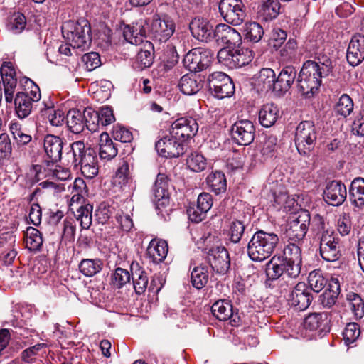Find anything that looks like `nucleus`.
<instances>
[{
  "instance_id": "b1692460",
  "label": "nucleus",
  "mask_w": 364,
  "mask_h": 364,
  "mask_svg": "<svg viewBox=\"0 0 364 364\" xmlns=\"http://www.w3.org/2000/svg\"><path fill=\"white\" fill-rule=\"evenodd\" d=\"M289 268L286 263L282 260L279 256H274L265 265V272L269 280H277L281 277L282 279L285 277L290 279H296L297 277L293 276Z\"/></svg>"
},
{
  "instance_id": "aec40b11",
  "label": "nucleus",
  "mask_w": 364,
  "mask_h": 364,
  "mask_svg": "<svg viewBox=\"0 0 364 364\" xmlns=\"http://www.w3.org/2000/svg\"><path fill=\"white\" fill-rule=\"evenodd\" d=\"M214 33L213 40L218 43L235 48L239 46L242 42L240 33L227 24L220 23L217 25Z\"/></svg>"
},
{
  "instance_id": "052dcab7",
  "label": "nucleus",
  "mask_w": 364,
  "mask_h": 364,
  "mask_svg": "<svg viewBox=\"0 0 364 364\" xmlns=\"http://www.w3.org/2000/svg\"><path fill=\"white\" fill-rule=\"evenodd\" d=\"M131 276L129 272L122 268L118 267L112 276V283L117 288H122L129 282Z\"/></svg>"
},
{
  "instance_id": "72a5a7b5",
  "label": "nucleus",
  "mask_w": 364,
  "mask_h": 364,
  "mask_svg": "<svg viewBox=\"0 0 364 364\" xmlns=\"http://www.w3.org/2000/svg\"><path fill=\"white\" fill-rule=\"evenodd\" d=\"M178 86L183 94L191 95L203 88V82L195 74H186L181 78Z\"/></svg>"
},
{
  "instance_id": "cd10ccee",
  "label": "nucleus",
  "mask_w": 364,
  "mask_h": 364,
  "mask_svg": "<svg viewBox=\"0 0 364 364\" xmlns=\"http://www.w3.org/2000/svg\"><path fill=\"white\" fill-rule=\"evenodd\" d=\"M254 84L266 92L271 91L274 94L276 86V74L274 70L268 68H262L255 75Z\"/></svg>"
},
{
  "instance_id": "20e7f679",
  "label": "nucleus",
  "mask_w": 364,
  "mask_h": 364,
  "mask_svg": "<svg viewBox=\"0 0 364 364\" xmlns=\"http://www.w3.org/2000/svg\"><path fill=\"white\" fill-rule=\"evenodd\" d=\"M91 27L87 20L68 21L62 26L63 38L73 48H85L91 42Z\"/></svg>"
},
{
  "instance_id": "603ef678",
  "label": "nucleus",
  "mask_w": 364,
  "mask_h": 364,
  "mask_svg": "<svg viewBox=\"0 0 364 364\" xmlns=\"http://www.w3.org/2000/svg\"><path fill=\"white\" fill-rule=\"evenodd\" d=\"M233 61L235 68H241L249 64L252 58V51L248 48H233Z\"/></svg>"
},
{
  "instance_id": "a19ab883",
  "label": "nucleus",
  "mask_w": 364,
  "mask_h": 364,
  "mask_svg": "<svg viewBox=\"0 0 364 364\" xmlns=\"http://www.w3.org/2000/svg\"><path fill=\"white\" fill-rule=\"evenodd\" d=\"M132 181V172L129 163L122 159L117 165V168L114 176V183L122 187L129 184Z\"/></svg>"
},
{
  "instance_id": "1a4fd4ad",
  "label": "nucleus",
  "mask_w": 364,
  "mask_h": 364,
  "mask_svg": "<svg viewBox=\"0 0 364 364\" xmlns=\"http://www.w3.org/2000/svg\"><path fill=\"white\" fill-rule=\"evenodd\" d=\"M218 9L223 18L235 26L241 24L246 17L245 6L242 0H220Z\"/></svg>"
},
{
  "instance_id": "f704fd0d",
  "label": "nucleus",
  "mask_w": 364,
  "mask_h": 364,
  "mask_svg": "<svg viewBox=\"0 0 364 364\" xmlns=\"http://www.w3.org/2000/svg\"><path fill=\"white\" fill-rule=\"evenodd\" d=\"M132 279L135 292L137 294H143L148 286V277L145 270L138 263L131 264Z\"/></svg>"
},
{
  "instance_id": "a18cd8bd",
  "label": "nucleus",
  "mask_w": 364,
  "mask_h": 364,
  "mask_svg": "<svg viewBox=\"0 0 364 364\" xmlns=\"http://www.w3.org/2000/svg\"><path fill=\"white\" fill-rule=\"evenodd\" d=\"M102 266L100 259H84L79 264V269L85 277H92L102 270Z\"/></svg>"
},
{
  "instance_id": "7ed1b4c3",
  "label": "nucleus",
  "mask_w": 364,
  "mask_h": 364,
  "mask_svg": "<svg viewBox=\"0 0 364 364\" xmlns=\"http://www.w3.org/2000/svg\"><path fill=\"white\" fill-rule=\"evenodd\" d=\"M279 241V237L276 233L262 230H257L247 243L248 257L254 262L264 261L272 255Z\"/></svg>"
},
{
  "instance_id": "f03ea898",
  "label": "nucleus",
  "mask_w": 364,
  "mask_h": 364,
  "mask_svg": "<svg viewBox=\"0 0 364 364\" xmlns=\"http://www.w3.org/2000/svg\"><path fill=\"white\" fill-rule=\"evenodd\" d=\"M69 151L65 154L68 163L75 168H80L82 174L87 178H93L98 173L97 156L91 147L86 148L82 141H75L69 145Z\"/></svg>"
},
{
  "instance_id": "c03bdc74",
  "label": "nucleus",
  "mask_w": 364,
  "mask_h": 364,
  "mask_svg": "<svg viewBox=\"0 0 364 364\" xmlns=\"http://www.w3.org/2000/svg\"><path fill=\"white\" fill-rule=\"evenodd\" d=\"M208 278V267L203 264L195 267L191 274V284L198 289H200L206 285Z\"/></svg>"
},
{
  "instance_id": "c756f323",
  "label": "nucleus",
  "mask_w": 364,
  "mask_h": 364,
  "mask_svg": "<svg viewBox=\"0 0 364 364\" xmlns=\"http://www.w3.org/2000/svg\"><path fill=\"white\" fill-rule=\"evenodd\" d=\"M118 144L113 142L107 132L100 134L99 143V156L102 160L109 161L118 153Z\"/></svg>"
},
{
  "instance_id": "864d4df0",
  "label": "nucleus",
  "mask_w": 364,
  "mask_h": 364,
  "mask_svg": "<svg viewBox=\"0 0 364 364\" xmlns=\"http://www.w3.org/2000/svg\"><path fill=\"white\" fill-rule=\"evenodd\" d=\"M308 282L311 287V291L320 292L324 289L327 284V279L324 278L320 269H316L311 272L308 277Z\"/></svg>"
},
{
  "instance_id": "6ab92c4d",
  "label": "nucleus",
  "mask_w": 364,
  "mask_h": 364,
  "mask_svg": "<svg viewBox=\"0 0 364 364\" xmlns=\"http://www.w3.org/2000/svg\"><path fill=\"white\" fill-rule=\"evenodd\" d=\"M347 197V190L341 181H331L327 183L323 191V199L329 205L339 206Z\"/></svg>"
},
{
  "instance_id": "4c0bfd02",
  "label": "nucleus",
  "mask_w": 364,
  "mask_h": 364,
  "mask_svg": "<svg viewBox=\"0 0 364 364\" xmlns=\"http://www.w3.org/2000/svg\"><path fill=\"white\" fill-rule=\"evenodd\" d=\"M249 225V219L245 216L242 219H233L229 225L228 236L230 242L239 243L245 234L246 227Z\"/></svg>"
},
{
  "instance_id": "0e129e2a",
  "label": "nucleus",
  "mask_w": 364,
  "mask_h": 364,
  "mask_svg": "<svg viewBox=\"0 0 364 364\" xmlns=\"http://www.w3.org/2000/svg\"><path fill=\"white\" fill-rule=\"evenodd\" d=\"M12 152V145L9 135L6 133L0 134V159H9Z\"/></svg>"
},
{
  "instance_id": "4be33fe9",
  "label": "nucleus",
  "mask_w": 364,
  "mask_h": 364,
  "mask_svg": "<svg viewBox=\"0 0 364 364\" xmlns=\"http://www.w3.org/2000/svg\"><path fill=\"white\" fill-rule=\"evenodd\" d=\"M297 75L295 68L292 65L284 67L276 77V86L274 87V95L283 96L291 87Z\"/></svg>"
},
{
  "instance_id": "8fccbe9b",
  "label": "nucleus",
  "mask_w": 364,
  "mask_h": 364,
  "mask_svg": "<svg viewBox=\"0 0 364 364\" xmlns=\"http://www.w3.org/2000/svg\"><path fill=\"white\" fill-rule=\"evenodd\" d=\"M9 130L18 146L26 145L32 139L30 134H26L23 132L21 125L18 122H11L9 124Z\"/></svg>"
},
{
  "instance_id": "0eeeda50",
  "label": "nucleus",
  "mask_w": 364,
  "mask_h": 364,
  "mask_svg": "<svg viewBox=\"0 0 364 364\" xmlns=\"http://www.w3.org/2000/svg\"><path fill=\"white\" fill-rule=\"evenodd\" d=\"M176 30L174 21L166 14H154L152 16L150 32L153 38L165 43L173 36Z\"/></svg>"
},
{
  "instance_id": "79ce46f5",
  "label": "nucleus",
  "mask_w": 364,
  "mask_h": 364,
  "mask_svg": "<svg viewBox=\"0 0 364 364\" xmlns=\"http://www.w3.org/2000/svg\"><path fill=\"white\" fill-rule=\"evenodd\" d=\"M280 3L278 0H262L259 14L267 21L277 18L280 13Z\"/></svg>"
},
{
  "instance_id": "5fc2aeb1",
  "label": "nucleus",
  "mask_w": 364,
  "mask_h": 364,
  "mask_svg": "<svg viewBox=\"0 0 364 364\" xmlns=\"http://www.w3.org/2000/svg\"><path fill=\"white\" fill-rule=\"evenodd\" d=\"M26 25V17L21 13L14 14L9 18L6 27L9 31L14 34L21 33Z\"/></svg>"
},
{
  "instance_id": "de8ad7c7",
  "label": "nucleus",
  "mask_w": 364,
  "mask_h": 364,
  "mask_svg": "<svg viewBox=\"0 0 364 364\" xmlns=\"http://www.w3.org/2000/svg\"><path fill=\"white\" fill-rule=\"evenodd\" d=\"M92 210L93 206L90 203L81 205L77 209L75 216L77 220L80 222V226L82 229L87 230L92 225Z\"/></svg>"
},
{
  "instance_id": "423d86ee",
  "label": "nucleus",
  "mask_w": 364,
  "mask_h": 364,
  "mask_svg": "<svg viewBox=\"0 0 364 364\" xmlns=\"http://www.w3.org/2000/svg\"><path fill=\"white\" fill-rule=\"evenodd\" d=\"M213 59V53L211 50L195 48L185 55L183 64L191 73H198L207 69Z\"/></svg>"
},
{
  "instance_id": "774afa93",
  "label": "nucleus",
  "mask_w": 364,
  "mask_h": 364,
  "mask_svg": "<svg viewBox=\"0 0 364 364\" xmlns=\"http://www.w3.org/2000/svg\"><path fill=\"white\" fill-rule=\"evenodd\" d=\"M112 214V208L105 204H100L98 209L95 211L96 220L98 223H107Z\"/></svg>"
},
{
  "instance_id": "dca6fc26",
  "label": "nucleus",
  "mask_w": 364,
  "mask_h": 364,
  "mask_svg": "<svg viewBox=\"0 0 364 364\" xmlns=\"http://www.w3.org/2000/svg\"><path fill=\"white\" fill-rule=\"evenodd\" d=\"M312 299L311 289L304 282H299L291 291L288 301L296 310L303 311L309 306Z\"/></svg>"
},
{
  "instance_id": "37998d69",
  "label": "nucleus",
  "mask_w": 364,
  "mask_h": 364,
  "mask_svg": "<svg viewBox=\"0 0 364 364\" xmlns=\"http://www.w3.org/2000/svg\"><path fill=\"white\" fill-rule=\"evenodd\" d=\"M206 182L211 191L216 195L226 191V178L225 174L221 171H216L210 173L206 178Z\"/></svg>"
},
{
  "instance_id": "4468645a",
  "label": "nucleus",
  "mask_w": 364,
  "mask_h": 364,
  "mask_svg": "<svg viewBox=\"0 0 364 364\" xmlns=\"http://www.w3.org/2000/svg\"><path fill=\"white\" fill-rule=\"evenodd\" d=\"M184 144L176 138L170 136L159 139L155 145L158 153L165 158H176L185 152Z\"/></svg>"
},
{
  "instance_id": "412c9836",
  "label": "nucleus",
  "mask_w": 364,
  "mask_h": 364,
  "mask_svg": "<svg viewBox=\"0 0 364 364\" xmlns=\"http://www.w3.org/2000/svg\"><path fill=\"white\" fill-rule=\"evenodd\" d=\"M211 312L220 321L229 320L232 326H238L241 322L238 312H234L232 305L228 301H215L211 307Z\"/></svg>"
},
{
  "instance_id": "f3484780",
  "label": "nucleus",
  "mask_w": 364,
  "mask_h": 364,
  "mask_svg": "<svg viewBox=\"0 0 364 364\" xmlns=\"http://www.w3.org/2000/svg\"><path fill=\"white\" fill-rule=\"evenodd\" d=\"M0 74L4 85L5 100L8 103H11L17 86L16 73L12 63L4 62L0 68Z\"/></svg>"
},
{
  "instance_id": "c85d7f7f",
  "label": "nucleus",
  "mask_w": 364,
  "mask_h": 364,
  "mask_svg": "<svg viewBox=\"0 0 364 364\" xmlns=\"http://www.w3.org/2000/svg\"><path fill=\"white\" fill-rule=\"evenodd\" d=\"M122 35L124 39L132 45H140L144 43L146 30L141 23L124 25L122 28Z\"/></svg>"
},
{
  "instance_id": "6e6d98bb",
  "label": "nucleus",
  "mask_w": 364,
  "mask_h": 364,
  "mask_svg": "<svg viewBox=\"0 0 364 364\" xmlns=\"http://www.w3.org/2000/svg\"><path fill=\"white\" fill-rule=\"evenodd\" d=\"M85 113V127H86L91 132H95L99 130L101 126L99 122V114L97 112L92 110L91 108H86L84 110Z\"/></svg>"
},
{
  "instance_id": "e2e57ef3",
  "label": "nucleus",
  "mask_w": 364,
  "mask_h": 364,
  "mask_svg": "<svg viewBox=\"0 0 364 364\" xmlns=\"http://www.w3.org/2000/svg\"><path fill=\"white\" fill-rule=\"evenodd\" d=\"M82 61L88 71L94 70L102 64L100 56L96 52H90L83 55Z\"/></svg>"
},
{
  "instance_id": "338daca9",
  "label": "nucleus",
  "mask_w": 364,
  "mask_h": 364,
  "mask_svg": "<svg viewBox=\"0 0 364 364\" xmlns=\"http://www.w3.org/2000/svg\"><path fill=\"white\" fill-rule=\"evenodd\" d=\"M277 143L276 136L271 135L266 137L261 150L262 154L267 158L273 156L277 149Z\"/></svg>"
},
{
  "instance_id": "ea45409f",
  "label": "nucleus",
  "mask_w": 364,
  "mask_h": 364,
  "mask_svg": "<svg viewBox=\"0 0 364 364\" xmlns=\"http://www.w3.org/2000/svg\"><path fill=\"white\" fill-rule=\"evenodd\" d=\"M26 247L31 251H39L43 245L42 233L33 227H28L24 232Z\"/></svg>"
},
{
  "instance_id": "c9c22d12",
  "label": "nucleus",
  "mask_w": 364,
  "mask_h": 364,
  "mask_svg": "<svg viewBox=\"0 0 364 364\" xmlns=\"http://www.w3.org/2000/svg\"><path fill=\"white\" fill-rule=\"evenodd\" d=\"M154 58V46L151 43L146 41L142 43V46L137 51L136 56V63L138 65L137 68L140 70L149 68L153 63Z\"/></svg>"
},
{
  "instance_id": "7c9ffc66",
  "label": "nucleus",
  "mask_w": 364,
  "mask_h": 364,
  "mask_svg": "<svg viewBox=\"0 0 364 364\" xmlns=\"http://www.w3.org/2000/svg\"><path fill=\"white\" fill-rule=\"evenodd\" d=\"M349 198L353 205L364 209V178H355L349 187Z\"/></svg>"
},
{
  "instance_id": "680f3d73",
  "label": "nucleus",
  "mask_w": 364,
  "mask_h": 364,
  "mask_svg": "<svg viewBox=\"0 0 364 364\" xmlns=\"http://www.w3.org/2000/svg\"><path fill=\"white\" fill-rule=\"evenodd\" d=\"M46 106V113L50 124L53 127H60L65 120L64 112L60 109H54L53 105Z\"/></svg>"
},
{
  "instance_id": "a211bd4d",
  "label": "nucleus",
  "mask_w": 364,
  "mask_h": 364,
  "mask_svg": "<svg viewBox=\"0 0 364 364\" xmlns=\"http://www.w3.org/2000/svg\"><path fill=\"white\" fill-rule=\"evenodd\" d=\"M153 201L157 210L162 211V208L168 205V178L166 174L159 173L157 175L153 188Z\"/></svg>"
},
{
  "instance_id": "9d476101",
  "label": "nucleus",
  "mask_w": 364,
  "mask_h": 364,
  "mask_svg": "<svg viewBox=\"0 0 364 364\" xmlns=\"http://www.w3.org/2000/svg\"><path fill=\"white\" fill-rule=\"evenodd\" d=\"M319 250L321 257L327 262H336L342 255L339 239L330 232L321 234Z\"/></svg>"
},
{
  "instance_id": "473e14b6",
  "label": "nucleus",
  "mask_w": 364,
  "mask_h": 364,
  "mask_svg": "<svg viewBox=\"0 0 364 364\" xmlns=\"http://www.w3.org/2000/svg\"><path fill=\"white\" fill-rule=\"evenodd\" d=\"M168 251V243L164 240H152L147 247V254L153 262L159 264L164 260Z\"/></svg>"
},
{
  "instance_id": "f8f14e48",
  "label": "nucleus",
  "mask_w": 364,
  "mask_h": 364,
  "mask_svg": "<svg viewBox=\"0 0 364 364\" xmlns=\"http://www.w3.org/2000/svg\"><path fill=\"white\" fill-rule=\"evenodd\" d=\"M198 130L196 119L193 117H181L176 119L171 125L170 134L183 143L193 137Z\"/></svg>"
},
{
  "instance_id": "49530a36",
  "label": "nucleus",
  "mask_w": 364,
  "mask_h": 364,
  "mask_svg": "<svg viewBox=\"0 0 364 364\" xmlns=\"http://www.w3.org/2000/svg\"><path fill=\"white\" fill-rule=\"evenodd\" d=\"M354 103L352 98L347 94L342 95L335 105L334 111L337 115L347 117L353 111Z\"/></svg>"
},
{
  "instance_id": "69168bd1",
  "label": "nucleus",
  "mask_w": 364,
  "mask_h": 364,
  "mask_svg": "<svg viewBox=\"0 0 364 364\" xmlns=\"http://www.w3.org/2000/svg\"><path fill=\"white\" fill-rule=\"evenodd\" d=\"M217 58L220 63L229 68H235L233 49L229 50L225 48L220 49L218 53Z\"/></svg>"
},
{
  "instance_id": "f257e3e1",
  "label": "nucleus",
  "mask_w": 364,
  "mask_h": 364,
  "mask_svg": "<svg viewBox=\"0 0 364 364\" xmlns=\"http://www.w3.org/2000/svg\"><path fill=\"white\" fill-rule=\"evenodd\" d=\"M332 71L331 62L324 63L307 60L298 75L296 88L298 92L306 98H311L318 92L321 84V79L327 77Z\"/></svg>"
},
{
  "instance_id": "39448f33",
  "label": "nucleus",
  "mask_w": 364,
  "mask_h": 364,
  "mask_svg": "<svg viewBox=\"0 0 364 364\" xmlns=\"http://www.w3.org/2000/svg\"><path fill=\"white\" fill-rule=\"evenodd\" d=\"M317 134L314 122L303 121L298 124L295 133V144L300 154L307 155L314 149Z\"/></svg>"
},
{
  "instance_id": "ddd939ff",
  "label": "nucleus",
  "mask_w": 364,
  "mask_h": 364,
  "mask_svg": "<svg viewBox=\"0 0 364 364\" xmlns=\"http://www.w3.org/2000/svg\"><path fill=\"white\" fill-rule=\"evenodd\" d=\"M255 133L254 124L248 119L238 120L231 128L232 137L239 145L250 144L255 139Z\"/></svg>"
},
{
  "instance_id": "5701e85b",
  "label": "nucleus",
  "mask_w": 364,
  "mask_h": 364,
  "mask_svg": "<svg viewBox=\"0 0 364 364\" xmlns=\"http://www.w3.org/2000/svg\"><path fill=\"white\" fill-rule=\"evenodd\" d=\"M192 36L200 41L210 42L213 40L215 28L208 21L201 18H194L189 24Z\"/></svg>"
},
{
  "instance_id": "2f4dec72",
  "label": "nucleus",
  "mask_w": 364,
  "mask_h": 364,
  "mask_svg": "<svg viewBox=\"0 0 364 364\" xmlns=\"http://www.w3.org/2000/svg\"><path fill=\"white\" fill-rule=\"evenodd\" d=\"M13 101L15 105V113L19 119H23L31 114L33 103L29 99L27 92H17Z\"/></svg>"
},
{
  "instance_id": "58836bf2",
  "label": "nucleus",
  "mask_w": 364,
  "mask_h": 364,
  "mask_svg": "<svg viewBox=\"0 0 364 364\" xmlns=\"http://www.w3.org/2000/svg\"><path fill=\"white\" fill-rule=\"evenodd\" d=\"M85 113L78 109H70L66 117L69 129L74 134H80L85 129Z\"/></svg>"
},
{
  "instance_id": "3c124183",
  "label": "nucleus",
  "mask_w": 364,
  "mask_h": 364,
  "mask_svg": "<svg viewBox=\"0 0 364 364\" xmlns=\"http://www.w3.org/2000/svg\"><path fill=\"white\" fill-rule=\"evenodd\" d=\"M308 229L294 222H289L286 235L289 241L299 243L305 237Z\"/></svg>"
},
{
  "instance_id": "bf43d9fd",
  "label": "nucleus",
  "mask_w": 364,
  "mask_h": 364,
  "mask_svg": "<svg viewBox=\"0 0 364 364\" xmlns=\"http://www.w3.org/2000/svg\"><path fill=\"white\" fill-rule=\"evenodd\" d=\"M188 166L195 172H200L206 167V160L199 154H191L186 160Z\"/></svg>"
},
{
  "instance_id": "09e8293b",
  "label": "nucleus",
  "mask_w": 364,
  "mask_h": 364,
  "mask_svg": "<svg viewBox=\"0 0 364 364\" xmlns=\"http://www.w3.org/2000/svg\"><path fill=\"white\" fill-rule=\"evenodd\" d=\"M245 38L252 43H257L264 35L262 27L256 22L246 23L244 28Z\"/></svg>"
},
{
  "instance_id": "4d7b16f0",
  "label": "nucleus",
  "mask_w": 364,
  "mask_h": 364,
  "mask_svg": "<svg viewBox=\"0 0 364 364\" xmlns=\"http://www.w3.org/2000/svg\"><path fill=\"white\" fill-rule=\"evenodd\" d=\"M350 309L357 317L362 318L364 315V302L361 297L355 293H350L347 295Z\"/></svg>"
},
{
  "instance_id": "bb28decb",
  "label": "nucleus",
  "mask_w": 364,
  "mask_h": 364,
  "mask_svg": "<svg viewBox=\"0 0 364 364\" xmlns=\"http://www.w3.org/2000/svg\"><path fill=\"white\" fill-rule=\"evenodd\" d=\"M330 320L326 313H312L304 321V326L309 331L318 330L319 333L329 332Z\"/></svg>"
},
{
  "instance_id": "9b49d317",
  "label": "nucleus",
  "mask_w": 364,
  "mask_h": 364,
  "mask_svg": "<svg viewBox=\"0 0 364 364\" xmlns=\"http://www.w3.org/2000/svg\"><path fill=\"white\" fill-rule=\"evenodd\" d=\"M206 260L212 269L217 274H225L230 267L229 252L225 247L222 246L210 248L206 254Z\"/></svg>"
},
{
  "instance_id": "13d9d810",
  "label": "nucleus",
  "mask_w": 364,
  "mask_h": 364,
  "mask_svg": "<svg viewBox=\"0 0 364 364\" xmlns=\"http://www.w3.org/2000/svg\"><path fill=\"white\" fill-rule=\"evenodd\" d=\"M360 328L356 323H349L346 325L343 336L344 343L346 346H349L357 340L360 336Z\"/></svg>"
},
{
  "instance_id": "393cba45",
  "label": "nucleus",
  "mask_w": 364,
  "mask_h": 364,
  "mask_svg": "<svg viewBox=\"0 0 364 364\" xmlns=\"http://www.w3.org/2000/svg\"><path fill=\"white\" fill-rule=\"evenodd\" d=\"M346 58L350 65L356 66L364 60V36L355 34L349 43Z\"/></svg>"
},
{
  "instance_id": "6e6552de",
  "label": "nucleus",
  "mask_w": 364,
  "mask_h": 364,
  "mask_svg": "<svg viewBox=\"0 0 364 364\" xmlns=\"http://www.w3.org/2000/svg\"><path fill=\"white\" fill-rule=\"evenodd\" d=\"M208 82L210 92L218 99L230 97L235 92V85L225 73L214 72L210 74Z\"/></svg>"
},
{
  "instance_id": "a878e982",
  "label": "nucleus",
  "mask_w": 364,
  "mask_h": 364,
  "mask_svg": "<svg viewBox=\"0 0 364 364\" xmlns=\"http://www.w3.org/2000/svg\"><path fill=\"white\" fill-rule=\"evenodd\" d=\"M63 139L60 136L47 134L44 138V149L53 163L59 161L62 158Z\"/></svg>"
},
{
  "instance_id": "e433bc0d",
  "label": "nucleus",
  "mask_w": 364,
  "mask_h": 364,
  "mask_svg": "<svg viewBox=\"0 0 364 364\" xmlns=\"http://www.w3.org/2000/svg\"><path fill=\"white\" fill-rule=\"evenodd\" d=\"M279 108L273 103L264 105L259 112V121L262 127H270L275 124L279 117Z\"/></svg>"
},
{
  "instance_id": "2eb2a0df",
  "label": "nucleus",
  "mask_w": 364,
  "mask_h": 364,
  "mask_svg": "<svg viewBox=\"0 0 364 364\" xmlns=\"http://www.w3.org/2000/svg\"><path fill=\"white\" fill-rule=\"evenodd\" d=\"M286 265L289 268L294 277H299L301 269V250L299 243L292 242L288 244L283 250V255L279 256Z\"/></svg>"
}]
</instances>
